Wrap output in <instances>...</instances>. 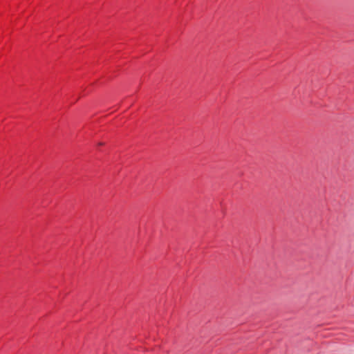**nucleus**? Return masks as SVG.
<instances>
[{"mask_svg":"<svg viewBox=\"0 0 354 354\" xmlns=\"http://www.w3.org/2000/svg\"><path fill=\"white\" fill-rule=\"evenodd\" d=\"M104 145V142H98V144H97V145H99V146H102Z\"/></svg>","mask_w":354,"mask_h":354,"instance_id":"obj_1","label":"nucleus"}]
</instances>
